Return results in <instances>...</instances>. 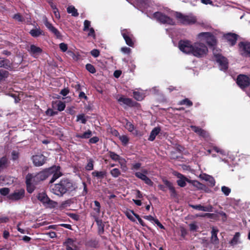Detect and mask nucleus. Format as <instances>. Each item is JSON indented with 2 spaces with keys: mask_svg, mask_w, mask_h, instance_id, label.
I'll return each mask as SVG.
<instances>
[{
  "mask_svg": "<svg viewBox=\"0 0 250 250\" xmlns=\"http://www.w3.org/2000/svg\"><path fill=\"white\" fill-rule=\"evenodd\" d=\"M179 49L183 53L190 54L197 58H202L208 52L206 45L201 42H196L192 44L188 40H181L178 43Z\"/></svg>",
  "mask_w": 250,
  "mask_h": 250,
  "instance_id": "1",
  "label": "nucleus"
},
{
  "mask_svg": "<svg viewBox=\"0 0 250 250\" xmlns=\"http://www.w3.org/2000/svg\"><path fill=\"white\" fill-rule=\"evenodd\" d=\"M77 188V184L68 178H63L58 183L50 186L51 192L60 197L76 191Z\"/></svg>",
  "mask_w": 250,
  "mask_h": 250,
  "instance_id": "2",
  "label": "nucleus"
},
{
  "mask_svg": "<svg viewBox=\"0 0 250 250\" xmlns=\"http://www.w3.org/2000/svg\"><path fill=\"white\" fill-rule=\"evenodd\" d=\"M60 170L61 167L59 166L54 165L39 172L37 174L40 181L45 180L49 176L52 175V177L49 182V183L52 184L62 175V173L61 172Z\"/></svg>",
  "mask_w": 250,
  "mask_h": 250,
  "instance_id": "3",
  "label": "nucleus"
},
{
  "mask_svg": "<svg viewBox=\"0 0 250 250\" xmlns=\"http://www.w3.org/2000/svg\"><path fill=\"white\" fill-rule=\"evenodd\" d=\"M40 181L37 174L28 173L25 177L26 190L29 193H32L36 188L35 186Z\"/></svg>",
  "mask_w": 250,
  "mask_h": 250,
  "instance_id": "4",
  "label": "nucleus"
},
{
  "mask_svg": "<svg viewBox=\"0 0 250 250\" xmlns=\"http://www.w3.org/2000/svg\"><path fill=\"white\" fill-rule=\"evenodd\" d=\"M175 17L180 24L184 25L193 24L197 21L196 17L191 14L184 15L181 12H176Z\"/></svg>",
  "mask_w": 250,
  "mask_h": 250,
  "instance_id": "5",
  "label": "nucleus"
},
{
  "mask_svg": "<svg viewBox=\"0 0 250 250\" xmlns=\"http://www.w3.org/2000/svg\"><path fill=\"white\" fill-rule=\"evenodd\" d=\"M153 17L161 23L167 24L172 25H175V21L172 18L162 12H155L153 14Z\"/></svg>",
  "mask_w": 250,
  "mask_h": 250,
  "instance_id": "6",
  "label": "nucleus"
},
{
  "mask_svg": "<svg viewBox=\"0 0 250 250\" xmlns=\"http://www.w3.org/2000/svg\"><path fill=\"white\" fill-rule=\"evenodd\" d=\"M239 51L240 55L244 57L250 58V42H240L238 43Z\"/></svg>",
  "mask_w": 250,
  "mask_h": 250,
  "instance_id": "7",
  "label": "nucleus"
},
{
  "mask_svg": "<svg viewBox=\"0 0 250 250\" xmlns=\"http://www.w3.org/2000/svg\"><path fill=\"white\" fill-rule=\"evenodd\" d=\"M236 83L242 89L248 87L250 85V76L244 74L239 75L236 79Z\"/></svg>",
  "mask_w": 250,
  "mask_h": 250,
  "instance_id": "8",
  "label": "nucleus"
},
{
  "mask_svg": "<svg viewBox=\"0 0 250 250\" xmlns=\"http://www.w3.org/2000/svg\"><path fill=\"white\" fill-rule=\"evenodd\" d=\"M199 37L206 39V42L209 46L213 47L216 45L217 41L215 37L210 32H202L199 34Z\"/></svg>",
  "mask_w": 250,
  "mask_h": 250,
  "instance_id": "9",
  "label": "nucleus"
},
{
  "mask_svg": "<svg viewBox=\"0 0 250 250\" xmlns=\"http://www.w3.org/2000/svg\"><path fill=\"white\" fill-rule=\"evenodd\" d=\"M25 196V190L23 188L16 189L13 193L8 196V198L12 201L21 200Z\"/></svg>",
  "mask_w": 250,
  "mask_h": 250,
  "instance_id": "10",
  "label": "nucleus"
},
{
  "mask_svg": "<svg viewBox=\"0 0 250 250\" xmlns=\"http://www.w3.org/2000/svg\"><path fill=\"white\" fill-rule=\"evenodd\" d=\"M173 174L179 179L177 181V185L182 188L185 187L186 186V182L190 183V180L187 178L183 174L178 172L176 171L173 172Z\"/></svg>",
  "mask_w": 250,
  "mask_h": 250,
  "instance_id": "11",
  "label": "nucleus"
},
{
  "mask_svg": "<svg viewBox=\"0 0 250 250\" xmlns=\"http://www.w3.org/2000/svg\"><path fill=\"white\" fill-rule=\"evenodd\" d=\"M214 57L216 62L219 63L220 69L226 70L228 68V62L226 58L219 54H214Z\"/></svg>",
  "mask_w": 250,
  "mask_h": 250,
  "instance_id": "12",
  "label": "nucleus"
},
{
  "mask_svg": "<svg viewBox=\"0 0 250 250\" xmlns=\"http://www.w3.org/2000/svg\"><path fill=\"white\" fill-rule=\"evenodd\" d=\"M121 34L126 44L130 47H133L134 44L133 41V36L131 32L127 29H124L121 31Z\"/></svg>",
  "mask_w": 250,
  "mask_h": 250,
  "instance_id": "13",
  "label": "nucleus"
},
{
  "mask_svg": "<svg viewBox=\"0 0 250 250\" xmlns=\"http://www.w3.org/2000/svg\"><path fill=\"white\" fill-rule=\"evenodd\" d=\"M63 245L65 247L66 250H79L76 240L72 238H67L63 243Z\"/></svg>",
  "mask_w": 250,
  "mask_h": 250,
  "instance_id": "14",
  "label": "nucleus"
},
{
  "mask_svg": "<svg viewBox=\"0 0 250 250\" xmlns=\"http://www.w3.org/2000/svg\"><path fill=\"white\" fill-rule=\"evenodd\" d=\"M239 36L233 33H228L225 34L223 38L225 39L230 46H234L238 40Z\"/></svg>",
  "mask_w": 250,
  "mask_h": 250,
  "instance_id": "15",
  "label": "nucleus"
},
{
  "mask_svg": "<svg viewBox=\"0 0 250 250\" xmlns=\"http://www.w3.org/2000/svg\"><path fill=\"white\" fill-rule=\"evenodd\" d=\"M32 160L35 166L40 167L45 164L46 158L42 154H39L33 156Z\"/></svg>",
  "mask_w": 250,
  "mask_h": 250,
  "instance_id": "16",
  "label": "nucleus"
},
{
  "mask_svg": "<svg viewBox=\"0 0 250 250\" xmlns=\"http://www.w3.org/2000/svg\"><path fill=\"white\" fill-rule=\"evenodd\" d=\"M119 103H122L123 104L128 106L129 107H137L140 104L133 101L131 99L129 98H125L124 97H121L118 99Z\"/></svg>",
  "mask_w": 250,
  "mask_h": 250,
  "instance_id": "17",
  "label": "nucleus"
},
{
  "mask_svg": "<svg viewBox=\"0 0 250 250\" xmlns=\"http://www.w3.org/2000/svg\"><path fill=\"white\" fill-rule=\"evenodd\" d=\"M190 127L192 130L196 134H197L200 137H203L204 138H207L209 137L208 133L200 127L195 125H191Z\"/></svg>",
  "mask_w": 250,
  "mask_h": 250,
  "instance_id": "18",
  "label": "nucleus"
},
{
  "mask_svg": "<svg viewBox=\"0 0 250 250\" xmlns=\"http://www.w3.org/2000/svg\"><path fill=\"white\" fill-rule=\"evenodd\" d=\"M44 23L45 26L50 32L54 34L57 38H60L61 37V34L59 30L56 28L54 27L53 25L47 21L46 18H45V20Z\"/></svg>",
  "mask_w": 250,
  "mask_h": 250,
  "instance_id": "19",
  "label": "nucleus"
},
{
  "mask_svg": "<svg viewBox=\"0 0 250 250\" xmlns=\"http://www.w3.org/2000/svg\"><path fill=\"white\" fill-rule=\"evenodd\" d=\"M163 182L169 190L171 197L172 198L176 197L178 194L175 188L173 186V184L167 179H163Z\"/></svg>",
  "mask_w": 250,
  "mask_h": 250,
  "instance_id": "20",
  "label": "nucleus"
},
{
  "mask_svg": "<svg viewBox=\"0 0 250 250\" xmlns=\"http://www.w3.org/2000/svg\"><path fill=\"white\" fill-rule=\"evenodd\" d=\"M135 175L138 178L144 181L146 185L149 186H152L153 185V182L146 174L140 172H136L135 173Z\"/></svg>",
  "mask_w": 250,
  "mask_h": 250,
  "instance_id": "21",
  "label": "nucleus"
},
{
  "mask_svg": "<svg viewBox=\"0 0 250 250\" xmlns=\"http://www.w3.org/2000/svg\"><path fill=\"white\" fill-rule=\"evenodd\" d=\"M85 245L87 248L97 249L99 247V241L96 238H91L86 241Z\"/></svg>",
  "mask_w": 250,
  "mask_h": 250,
  "instance_id": "22",
  "label": "nucleus"
},
{
  "mask_svg": "<svg viewBox=\"0 0 250 250\" xmlns=\"http://www.w3.org/2000/svg\"><path fill=\"white\" fill-rule=\"evenodd\" d=\"M94 203L95 207L93 208V209L94 212L90 213V216L93 219L94 218L95 216H97V217H99L101 210V205L100 202L96 200L94 201Z\"/></svg>",
  "mask_w": 250,
  "mask_h": 250,
  "instance_id": "23",
  "label": "nucleus"
},
{
  "mask_svg": "<svg viewBox=\"0 0 250 250\" xmlns=\"http://www.w3.org/2000/svg\"><path fill=\"white\" fill-rule=\"evenodd\" d=\"M37 198L43 204H46L49 205L50 204V203L52 202L50 199L44 192L39 193L37 196Z\"/></svg>",
  "mask_w": 250,
  "mask_h": 250,
  "instance_id": "24",
  "label": "nucleus"
},
{
  "mask_svg": "<svg viewBox=\"0 0 250 250\" xmlns=\"http://www.w3.org/2000/svg\"><path fill=\"white\" fill-rule=\"evenodd\" d=\"M98 226V233L99 234H103L104 233V224L103 223L102 220L99 219L97 216H94V218Z\"/></svg>",
  "mask_w": 250,
  "mask_h": 250,
  "instance_id": "25",
  "label": "nucleus"
},
{
  "mask_svg": "<svg viewBox=\"0 0 250 250\" xmlns=\"http://www.w3.org/2000/svg\"><path fill=\"white\" fill-rule=\"evenodd\" d=\"M200 177L203 179L208 182V186L210 187H213L215 186V181L214 179L211 176L204 174L203 175H200Z\"/></svg>",
  "mask_w": 250,
  "mask_h": 250,
  "instance_id": "26",
  "label": "nucleus"
},
{
  "mask_svg": "<svg viewBox=\"0 0 250 250\" xmlns=\"http://www.w3.org/2000/svg\"><path fill=\"white\" fill-rule=\"evenodd\" d=\"M218 229L214 227L212 228L211 230V236L210 238V241L213 244H218L219 243V239L217 237V233Z\"/></svg>",
  "mask_w": 250,
  "mask_h": 250,
  "instance_id": "27",
  "label": "nucleus"
},
{
  "mask_svg": "<svg viewBox=\"0 0 250 250\" xmlns=\"http://www.w3.org/2000/svg\"><path fill=\"white\" fill-rule=\"evenodd\" d=\"M107 172L106 171H97L95 170L91 173L92 177H96L97 179L102 180L106 176Z\"/></svg>",
  "mask_w": 250,
  "mask_h": 250,
  "instance_id": "28",
  "label": "nucleus"
},
{
  "mask_svg": "<svg viewBox=\"0 0 250 250\" xmlns=\"http://www.w3.org/2000/svg\"><path fill=\"white\" fill-rule=\"evenodd\" d=\"M28 51L33 56L39 55L41 54L42 51V49L40 47H38L34 44L30 45V49Z\"/></svg>",
  "mask_w": 250,
  "mask_h": 250,
  "instance_id": "29",
  "label": "nucleus"
},
{
  "mask_svg": "<svg viewBox=\"0 0 250 250\" xmlns=\"http://www.w3.org/2000/svg\"><path fill=\"white\" fill-rule=\"evenodd\" d=\"M2 67L8 70H12L13 68L12 62L10 60L6 58H2Z\"/></svg>",
  "mask_w": 250,
  "mask_h": 250,
  "instance_id": "30",
  "label": "nucleus"
},
{
  "mask_svg": "<svg viewBox=\"0 0 250 250\" xmlns=\"http://www.w3.org/2000/svg\"><path fill=\"white\" fill-rule=\"evenodd\" d=\"M29 33L34 38H37L41 35H43V31L41 30L40 27L32 29L30 31Z\"/></svg>",
  "mask_w": 250,
  "mask_h": 250,
  "instance_id": "31",
  "label": "nucleus"
},
{
  "mask_svg": "<svg viewBox=\"0 0 250 250\" xmlns=\"http://www.w3.org/2000/svg\"><path fill=\"white\" fill-rule=\"evenodd\" d=\"M92 135V131L90 129H88L83 134L77 133L75 135V137L80 139H89L91 137Z\"/></svg>",
  "mask_w": 250,
  "mask_h": 250,
  "instance_id": "32",
  "label": "nucleus"
},
{
  "mask_svg": "<svg viewBox=\"0 0 250 250\" xmlns=\"http://www.w3.org/2000/svg\"><path fill=\"white\" fill-rule=\"evenodd\" d=\"M161 129L159 127H155L151 131L148 140L150 141H153L155 140L156 136L160 133Z\"/></svg>",
  "mask_w": 250,
  "mask_h": 250,
  "instance_id": "33",
  "label": "nucleus"
},
{
  "mask_svg": "<svg viewBox=\"0 0 250 250\" xmlns=\"http://www.w3.org/2000/svg\"><path fill=\"white\" fill-rule=\"evenodd\" d=\"M190 184H191L194 187L199 189L206 190L207 187L206 185L201 183L197 180H190Z\"/></svg>",
  "mask_w": 250,
  "mask_h": 250,
  "instance_id": "34",
  "label": "nucleus"
},
{
  "mask_svg": "<svg viewBox=\"0 0 250 250\" xmlns=\"http://www.w3.org/2000/svg\"><path fill=\"white\" fill-rule=\"evenodd\" d=\"M8 159L6 157L4 156L0 158V172L7 167Z\"/></svg>",
  "mask_w": 250,
  "mask_h": 250,
  "instance_id": "35",
  "label": "nucleus"
},
{
  "mask_svg": "<svg viewBox=\"0 0 250 250\" xmlns=\"http://www.w3.org/2000/svg\"><path fill=\"white\" fill-rule=\"evenodd\" d=\"M67 12L69 14H71V15L73 17H76L79 16L77 10L73 5L69 6L67 8Z\"/></svg>",
  "mask_w": 250,
  "mask_h": 250,
  "instance_id": "36",
  "label": "nucleus"
},
{
  "mask_svg": "<svg viewBox=\"0 0 250 250\" xmlns=\"http://www.w3.org/2000/svg\"><path fill=\"white\" fill-rule=\"evenodd\" d=\"M9 74L8 71L0 69V82L5 81L9 77Z\"/></svg>",
  "mask_w": 250,
  "mask_h": 250,
  "instance_id": "37",
  "label": "nucleus"
},
{
  "mask_svg": "<svg viewBox=\"0 0 250 250\" xmlns=\"http://www.w3.org/2000/svg\"><path fill=\"white\" fill-rule=\"evenodd\" d=\"M87 164L85 167V168L87 171H90L94 168V161L92 158H90L87 160Z\"/></svg>",
  "mask_w": 250,
  "mask_h": 250,
  "instance_id": "38",
  "label": "nucleus"
},
{
  "mask_svg": "<svg viewBox=\"0 0 250 250\" xmlns=\"http://www.w3.org/2000/svg\"><path fill=\"white\" fill-rule=\"evenodd\" d=\"M134 98L138 101H141L144 99V96L143 93L139 91H134L133 92Z\"/></svg>",
  "mask_w": 250,
  "mask_h": 250,
  "instance_id": "39",
  "label": "nucleus"
},
{
  "mask_svg": "<svg viewBox=\"0 0 250 250\" xmlns=\"http://www.w3.org/2000/svg\"><path fill=\"white\" fill-rule=\"evenodd\" d=\"M108 153L110 158L113 161H118L121 159V157L114 152L109 151Z\"/></svg>",
  "mask_w": 250,
  "mask_h": 250,
  "instance_id": "40",
  "label": "nucleus"
},
{
  "mask_svg": "<svg viewBox=\"0 0 250 250\" xmlns=\"http://www.w3.org/2000/svg\"><path fill=\"white\" fill-rule=\"evenodd\" d=\"M179 105H186L188 107L191 106L193 105V103L188 98H185L179 101Z\"/></svg>",
  "mask_w": 250,
  "mask_h": 250,
  "instance_id": "41",
  "label": "nucleus"
},
{
  "mask_svg": "<svg viewBox=\"0 0 250 250\" xmlns=\"http://www.w3.org/2000/svg\"><path fill=\"white\" fill-rule=\"evenodd\" d=\"M110 173L114 178H117L121 174L120 170L117 168H114L111 169L110 171Z\"/></svg>",
  "mask_w": 250,
  "mask_h": 250,
  "instance_id": "42",
  "label": "nucleus"
},
{
  "mask_svg": "<svg viewBox=\"0 0 250 250\" xmlns=\"http://www.w3.org/2000/svg\"><path fill=\"white\" fill-rule=\"evenodd\" d=\"M88 118V116H87V118H86L85 117V115L84 114H79L77 116V120L76 121H81V123L83 124H85L87 122V119Z\"/></svg>",
  "mask_w": 250,
  "mask_h": 250,
  "instance_id": "43",
  "label": "nucleus"
},
{
  "mask_svg": "<svg viewBox=\"0 0 250 250\" xmlns=\"http://www.w3.org/2000/svg\"><path fill=\"white\" fill-rule=\"evenodd\" d=\"M240 234L239 232H236L235 235H234L232 239L231 240L230 242V244L231 245H234L237 244L238 241V239Z\"/></svg>",
  "mask_w": 250,
  "mask_h": 250,
  "instance_id": "44",
  "label": "nucleus"
},
{
  "mask_svg": "<svg viewBox=\"0 0 250 250\" xmlns=\"http://www.w3.org/2000/svg\"><path fill=\"white\" fill-rule=\"evenodd\" d=\"M126 123L125 125V128L127 129L128 131L132 132L135 129L134 125L127 120H126Z\"/></svg>",
  "mask_w": 250,
  "mask_h": 250,
  "instance_id": "45",
  "label": "nucleus"
},
{
  "mask_svg": "<svg viewBox=\"0 0 250 250\" xmlns=\"http://www.w3.org/2000/svg\"><path fill=\"white\" fill-rule=\"evenodd\" d=\"M57 109L59 111H62L64 110L65 108V104L64 102H63L61 101H59L57 102Z\"/></svg>",
  "mask_w": 250,
  "mask_h": 250,
  "instance_id": "46",
  "label": "nucleus"
},
{
  "mask_svg": "<svg viewBox=\"0 0 250 250\" xmlns=\"http://www.w3.org/2000/svg\"><path fill=\"white\" fill-rule=\"evenodd\" d=\"M67 54L70 57L72 58L73 60L78 61L79 59V55L76 54L73 51L68 50L66 52Z\"/></svg>",
  "mask_w": 250,
  "mask_h": 250,
  "instance_id": "47",
  "label": "nucleus"
},
{
  "mask_svg": "<svg viewBox=\"0 0 250 250\" xmlns=\"http://www.w3.org/2000/svg\"><path fill=\"white\" fill-rule=\"evenodd\" d=\"M86 69L90 73L94 74L96 72V69L95 67L90 63H87L85 65Z\"/></svg>",
  "mask_w": 250,
  "mask_h": 250,
  "instance_id": "48",
  "label": "nucleus"
},
{
  "mask_svg": "<svg viewBox=\"0 0 250 250\" xmlns=\"http://www.w3.org/2000/svg\"><path fill=\"white\" fill-rule=\"evenodd\" d=\"M131 212L134 215V216L137 219L139 223L142 225L143 227H147L144 221L140 217L139 215L136 213H135L134 211L132 210Z\"/></svg>",
  "mask_w": 250,
  "mask_h": 250,
  "instance_id": "49",
  "label": "nucleus"
},
{
  "mask_svg": "<svg viewBox=\"0 0 250 250\" xmlns=\"http://www.w3.org/2000/svg\"><path fill=\"white\" fill-rule=\"evenodd\" d=\"M71 86L73 88H74L76 90V91L80 92L82 90V87L81 85V84L78 82L74 83H72Z\"/></svg>",
  "mask_w": 250,
  "mask_h": 250,
  "instance_id": "50",
  "label": "nucleus"
},
{
  "mask_svg": "<svg viewBox=\"0 0 250 250\" xmlns=\"http://www.w3.org/2000/svg\"><path fill=\"white\" fill-rule=\"evenodd\" d=\"M221 190L226 196H228L231 192L230 188L226 186L222 187Z\"/></svg>",
  "mask_w": 250,
  "mask_h": 250,
  "instance_id": "51",
  "label": "nucleus"
},
{
  "mask_svg": "<svg viewBox=\"0 0 250 250\" xmlns=\"http://www.w3.org/2000/svg\"><path fill=\"white\" fill-rule=\"evenodd\" d=\"M10 189L8 188H3L0 189V194L3 196L8 195Z\"/></svg>",
  "mask_w": 250,
  "mask_h": 250,
  "instance_id": "52",
  "label": "nucleus"
},
{
  "mask_svg": "<svg viewBox=\"0 0 250 250\" xmlns=\"http://www.w3.org/2000/svg\"><path fill=\"white\" fill-rule=\"evenodd\" d=\"M119 139L124 145H126L128 143L129 139L126 135H122L120 136Z\"/></svg>",
  "mask_w": 250,
  "mask_h": 250,
  "instance_id": "53",
  "label": "nucleus"
},
{
  "mask_svg": "<svg viewBox=\"0 0 250 250\" xmlns=\"http://www.w3.org/2000/svg\"><path fill=\"white\" fill-rule=\"evenodd\" d=\"M45 114L47 116H53L57 114H58V112L57 111H54L52 109L49 108V109H48L46 111Z\"/></svg>",
  "mask_w": 250,
  "mask_h": 250,
  "instance_id": "54",
  "label": "nucleus"
},
{
  "mask_svg": "<svg viewBox=\"0 0 250 250\" xmlns=\"http://www.w3.org/2000/svg\"><path fill=\"white\" fill-rule=\"evenodd\" d=\"M59 47H60V49L63 52H66L68 48L67 44L64 42L61 43L59 44Z\"/></svg>",
  "mask_w": 250,
  "mask_h": 250,
  "instance_id": "55",
  "label": "nucleus"
},
{
  "mask_svg": "<svg viewBox=\"0 0 250 250\" xmlns=\"http://www.w3.org/2000/svg\"><path fill=\"white\" fill-rule=\"evenodd\" d=\"M13 18L18 21L22 22L24 20L23 17L20 13H17L13 16Z\"/></svg>",
  "mask_w": 250,
  "mask_h": 250,
  "instance_id": "56",
  "label": "nucleus"
},
{
  "mask_svg": "<svg viewBox=\"0 0 250 250\" xmlns=\"http://www.w3.org/2000/svg\"><path fill=\"white\" fill-rule=\"evenodd\" d=\"M90 26V21L88 20H85L84 21V27H83V31H88L89 29V27Z\"/></svg>",
  "mask_w": 250,
  "mask_h": 250,
  "instance_id": "57",
  "label": "nucleus"
},
{
  "mask_svg": "<svg viewBox=\"0 0 250 250\" xmlns=\"http://www.w3.org/2000/svg\"><path fill=\"white\" fill-rule=\"evenodd\" d=\"M189 227L190 231H196L198 228V226L195 223L190 224Z\"/></svg>",
  "mask_w": 250,
  "mask_h": 250,
  "instance_id": "58",
  "label": "nucleus"
},
{
  "mask_svg": "<svg viewBox=\"0 0 250 250\" xmlns=\"http://www.w3.org/2000/svg\"><path fill=\"white\" fill-rule=\"evenodd\" d=\"M90 53L91 55L95 58H97L100 55V51L99 50L96 49H93Z\"/></svg>",
  "mask_w": 250,
  "mask_h": 250,
  "instance_id": "59",
  "label": "nucleus"
},
{
  "mask_svg": "<svg viewBox=\"0 0 250 250\" xmlns=\"http://www.w3.org/2000/svg\"><path fill=\"white\" fill-rule=\"evenodd\" d=\"M99 141V139L98 137L95 136L92 138H90L89 140V143L90 144H96Z\"/></svg>",
  "mask_w": 250,
  "mask_h": 250,
  "instance_id": "60",
  "label": "nucleus"
},
{
  "mask_svg": "<svg viewBox=\"0 0 250 250\" xmlns=\"http://www.w3.org/2000/svg\"><path fill=\"white\" fill-rule=\"evenodd\" d=\"M213 207L211 205H208L206 207L203 206L202 211H212Z\"/></svg>",
  "mask_w": 250,
  "mask_h": 250,
  "instance_id": "61",
  "label": "nucleus"
},
{
  "mask_svg": "<svg viewBox=\"0 0 250 250\" xmlns=\"http://www.w3.org/2000/svg\"><path fill=\"white\" fill-rule=\"evenodd\" d=\"M69 92V90L68 88H65L61 90L60 94L63 96H66Z\"/></svg>",
  "mask_w": 250,
  "mask_h": 250,
  "instance_id": "62",
  "label": "nucleus"
},
{
  "mask_svg": "<svg viewBox=\"0 0 250 250\" xmlns=\"http://www.w3.org/2000/svg\"><path fill=\"white\" fill-rule=\"evenodd\" d=\"M19 153L16 151H13L12 152V157L13 160H16L19 158Z\"/></svg>",
  "mask_w": 250,
  "mask_h": 250,
  "instance_id": "63",
  "label": "nucleus"
},
{
  "mask_svg": "<svg viewBox=\"0 0 250 250\" xmlns=\"http://www.w3.org/2000/svg\"><path fill=\"white\" fill-rule=\"evenodd\" d=\"M141 167V164L140 163H137L132 165L131 169L132 170H138Z\"/></svg>",
  "mask_w": 250,
  "mask_h": 250,
  "instance_id": "64",
  "label": "nucleus"
}]
</instances>
